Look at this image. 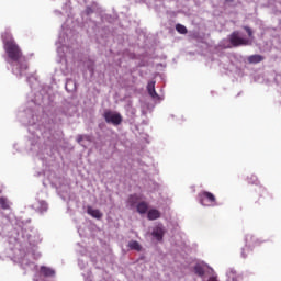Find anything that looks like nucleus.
I'll return each mask as SVG.
<instances>
[{
    "mask_svg": "<svg viewBox=\"0 0 281 281\" xmlns=\"http://www.w3.org/2000/svg\"><path fill=\"white\" fill-rule=\"evenodd\" d=\"M103 117L106 124H113V126H120L122 124V114L113 111H105Z\"/></svg>",
    "mask_w": 281,
    "mask_h": 281,
    "instance_id": "obj_2",
    "label": "nucleus"
},
{
    "mask_svg": "<svg viewBox=\"0 0 281 281\" xmlns=\"http://www.w3.org/2000/svg\"><path fill=\"white\" fill-rule=\"evenodd\" d=\"M194 273L195 276L203 278L205 276V268H203V266L198 263L194 266Z\"/></svg>",
    "mask_w": 281,
    "mask_h": 281,
    "instance_id": "obj_15",
    "label": "nucleus"
},
{
    "mask_svg": "<svg viewBox=\"0 0 281 281\" xmlns=\"http://www.w3.org/2000/svg\"><path fill=\"white\" fill-rule=\"evenodd\" d=\"M136 211L138 212V214H146V212H148V202H138L136 205Z\"/></svg>",
    "mask_w": 281,
    "mask_h": 281,
    "instance_id": "obj_11",
    "label": "nucleus"
},
{
    "mask_svg": "<svg viewBox=\"0 0 281 281\" xmlns=\"http://www.w3.org/2000/svg\"><path fill=\"white\" fill-rule=\"evenodd\" d=\"M147 91L154 100H159V94L155 90V81H149L147 85Z\"/></svg>",
    "mask_w": 281,
    "mask_h": 281,
    "instance_id": "obj_8",
    "label": "nucleus"
},
{
    "mask_svg": "<svg viewBox=\"0 0 281 281\" xmlns=\"http://www.w3.org/2000/svg\"><path fill=\"white\" fill-rule=\"evenodd\" d=\"M262 60H265L262 55H251L248 57V63H250V65H258V63H262Z\"/></svg>",
    "mask_w": 281,
    "mask_h": 281,
    "instance_id": "obj_12",
    "label": "nucleus"
},
{
    "mask_svg": "<svg viewBox=\"0 0 281 281\" xmlns=\"http://www.w3.org/2000/svg\"><path fill=\"white\" fill-rule=\"evenodd\" d=\"M228 41L233 47H240V45H249V40L240 37L238 31H234L229 36Z\"/></svg>",
    "mask_w": 281,
    "mask_h": 281,
    "instance_id": "obj_3",
    "label": "nucleus"
},
{
    "mask_svg": "<svg viewBox=\"0 0 281 281\" xmlns=\"http://www.w3.org/2000/svg\"><path fill=\"white\" fill-rule=\"evenodd\" d=\"M201 205H206L205 202L207 201L209 205H216V196L207 191H202L199 194Z\"/></svg>",
    "mask_w": 281,
    "mask_h": 281,
    "instance_id": "obj_4",
    "label": "nucleus"
},
{
    "mask_svg": "<svg viewBox=\"0 0 281 281\" xmlns=\"http://www.w3.org/2000/svg\"><path fill=\"white\" fill-rule=\"evenodd\" d=\"M247 179L248 183H258V177H256L255 175L249 176Z\"/></svg>",
    "mask_w": 281,
    "mask_h": 281,
    "instance_id": "obj_18",
    "label": "nucleus"
},
{
    "mask_svg": "<svg viewBox=\"0 0 281 281\" xmlns=\"http://www.w3.org/2000/svg\"><path fill=\"white\" fill-rule=\"evenodd\" d=\"M0 205L2 210H10V202L5 198H0Z\"/></svg>",
    "mask_w": 281,
    "mask_h": 281,
    "instance_id": "obj_16",
    "label": "nucleus"
},
{
    "mask_svg": "<svg viewBox=\"0 0 281 281\" xmlns=\"http://www.w3.org/2000/svg\"><path fill=\"white\" fill-rule=\"evenodd\" d=\"M244 30L247 32L249 38H251V36H254V31H251V27H249V26H244Z\"/></svg>",
    "mask_w": 281,
    "mask_h": 281,
    "instance_id": "obj_20",
    "label": "nucleus"
},
{
    "mask_svg": "<svg viewBox=\"0 0 281 281\" xmlns=\"http://www.w3.org/2000/svg\"><path fill=\"white\" fill-rule=\"evenodd\" d=\"M128 248L133 251H142V245H139V241L137 240H131L128 243Z\"/></svg>",
    "mask_w": 281,
    "mask_h": 281,
    "instance_id": "obj_14",
    "label": "nucleus"
},
{
    "mask_svg": "<svg viewBox=\"0 0 281 281\" xmlns=\"http://www.w3.org/2000/svg\"><path fill=\"white\" fill-rule=\"evenodd\" d=\"M226 3H233L234 0H225Z\"/></svg>",
    "mask_w": 281,
    "mask_h": 281,
    "instance_id": "obj_22",
    "label": "nucleus"
},
{
    "mask_svg": "<svg viewBox=\"0 0 281 281\" xmlns=\"http://www.w3.org/2000/svg\"><path fill=\"white\" fill-rule=\"evenodd\" d=\"M87 214H89V216H92V218H97L98 221H100L102 216H104V214H102L100 210L92 209L91 206H87Z\"/></svg>",
    "mask_w": 281,
    "mask_h": 281,
    "instance_id": "obj_7",
    "label": "nucleus"
},
{
    "mask_svg": "<svg viewBox=\"0 0 281 281\" xmlns=\"http://www.w3.org/2000/svg\"><path fill=\"white\" fill-rule=\"evenodd\" d=\"M243 258H247V254H245V250L241 252Z\"/></svg>",
    "mask_w": 281,
    "mask_h": 281,
    "instance_id": "obj_21",
    "label": "nucleus"
},
{
    "mask_svg": "<svg viewBox=\"0 0 281 281\" xmlns=\"http://www.w3.org/2000/svg\"><path fill=\"white\" fill-rule=\"evenodd\" d=\"M261 244H262V241L258 237H256L254 235L246 236V247H249V248L258 247V245H261Z\"/></svg>",
    "mask_w": 281,
    "mask_h": 281,
    "instance_id": "obj_5",
    "label": "nucleus"
},
{
    "mask_svg": "<svg viewBox=\"0 0 281 281\" xmlns=\"http://www.w3.org/2000/svg\"><path fill=\"white\" fill-rule=\"evenodd\" d=\"M148 221H157V218H161V212L156 209H151L147 212Z\"/></svg>",
    "mask_w": 281,
    "mask_h": 281,
    "instance_id": "obj_9",
    "label": "nucleus"
},
{
    "mask_svg": "<svg viewBox=\"0 0 281 281\" xmlns=\"http://www.w3.org/2000/svg\"><path fill=\"white\" fill-rule=\"evenodd\" d=\"M40 273L41 276H44V278H54V276H56V270L46 266H42L40 268Z\"/></svg>",
    "mask_w": 281,
    "mask_h": 281,
    "instance_id": "obj_6",
    "label": "nucleus"
},
{
    "mask_svg": "<svg viewBox=\"0 0 281 281\" xmlns=\"http://www.w3.org/2000/svg\"><path fill=\"white\" fill-rule=\"evenodd\" d=\"M151 234L154 238H157L158 240H164V234H166V232L164 231V227L157 226L154 228Z\"/></svg>",
    "mask_w": 281,
    "mask_h": 281,
    "instance_id": "obj_10",
    "label": "nucleus"
},
{
    "mask_svg": "<svg viewBox=\"0 0 281 281\" xmlns=\"http://www.w3.org/2000/svg\"><path fill=\"white\" fill-rule=\"evenodd\" d=\"M176 30L179 34H186L188 32V29L183 24H177Z\"/></svg>",
    "mask_w": 281,
    "mask_h": 281,
    "instance_id": "obj_17",
    "label": "nucleus"
},
{
    "mask_svg": "<svg viewBox=\"0 0 281 281\" xmlns=\"http://www.w3.org/2000/svg\"><path fill=\"white\" fill-rule=\"evenodd\" d=\"M83 139H89V136H87V135H78L77 136V143L78 144H82Z\"/></svg>",
    "mask_w": 281,
    "mask_h": 281,
    "instance_id": "obj_19",
    "label": "nucleus"
},
{
    "mask_svg": "<svg viewBox=\"0 0 281 281\" xmlns=\"http://www.w3.org/2000/svg\"><path fill=\"white\" fill-rule=\"evenodd\" d=\"M139 201H142V196L137 194H132L127 199V203L131 205V207H135L136 203H139Z\"/></svg>",
    "mask_w": 281,
    "mask_h": 281,
    "instance_id": "obj_13",
    "label": "nucleus"
},
{
    "mask_svg": "<svg viewBox=\"0 0 281 281\" xmlns=\"http://www.w3.org/2000/svg\"><path fill=\"white\" fill-rule=\"evenodd\" d=\"M3 49L11 63H15V68H13V74L15 76H25V71L29 69L27 59L23 56V50L21 46L16 44L12 33H2Z\"/></svg>",
    "mask_w": 281,
    "mask_h": 281,
    "instance_id": "obj_1",
    "label": "nucleus"
}]
</instances>
